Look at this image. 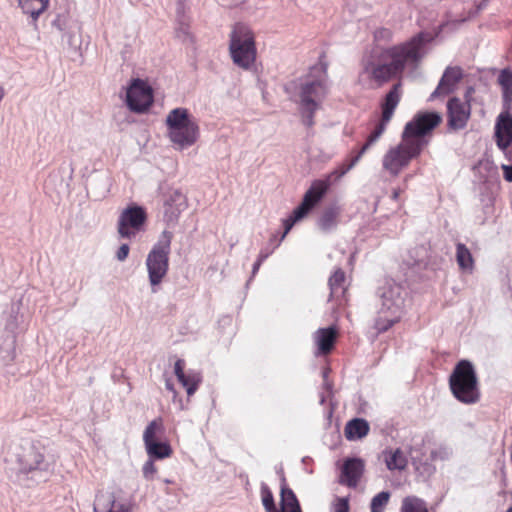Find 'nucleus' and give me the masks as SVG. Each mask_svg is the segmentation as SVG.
<instances>
[{
	"instance_id": "1",
	"label": "nucleus",
	"mask_w": 512,
	"mask_h": 512,
	"mask_svg": "<svg viewBox=\"0 0 512 512\" xmlns=\"http://www.w3.org/2000/svg\"><path fill=\"white\" fill-rule=\"evenodd\" d=\"M429 41V35L420 32L408 41L373 51L363 59V72L369 79L382 85L392 78L401 75L406 66L417 65L423 56V48Z\"/></svg>"
},
{
	"instance_id": "2",
	"label": "nucleus",
	"mask_w": 512,
	"mask_h": 512,
	"mask_svg": "<svg viewBox=\"0 0 512 512\" xmlns=\"http://www.w3.org/2000/svg\"><path fill=\"white\" fill-rule=\"evenodd\" d=\"M452 395L461 403L472 405L480 400L479 381L473 364L460 360L449 376Z\"/></svg>"
},
{
	"instance_id": "3",
	"label": "nucleus",
	"mask_w": 512,
	"mask_h": 512,
	"mask_svg": "<svg viewBox=\"0 0 512 512\" xmlns=\"http://www.w3.org/2000/svg\"><path fill=\"white\" fill-rule=\"evenodd\" d=\"M229 53L233 63L244 70L250 69L255 63L257 58L255 34L248 25L241 22L233 25Z\"/></svg>"
},
{
	"instance_id": "4",
	"label": "nucleus",
	"mask_w": 512,
	"mask_h": 512,
	"mask_svg": "<svg viewBox=\"0 0 512 512\" xmlns=\"http://www.w3.org/2000/svg\"><path fill=\"white\" fill-rule=\"evenodd\" d=\"M170 141L183 149L194 145L199 138V126L186 108L172 109L166 117Z\"/></svg>"
},
{
	"instance_id": "5",
	"label": "nucleus",
	"mask_w": 512,
	"mask_h": 512,
	"mask_svg": "<svg viewBox=\"0 0 512 512\" xmlns=\"http://www.w3.org/2000/svg\"><path fill=\"white\" fill-rule=\"evenodd\" d=\"M441 122L442 116L437 112H418L406 123L401 136L423 151L429 143L432 131Z\"/></svg>"
},
{
	"instance_id": "6",
	"label": "nucleus",
	"mask_w": 512,
	"mask_h": 512,
	"mask_svg": "<svg viewBox=\"0 0 512 512\" xmlns=\"http://www.w3.org/2000/svg\"><path fill=\"white\" fill-rule=\"evenodd\" d=\"M172 237L171 232L164 230L160 240L153 246L147 256L146 266L152 286L159 285L167 275Z\"/></svg>"
},
{
	"instance_id": "7",
	"label": "nucleus",
	"mask_w": 512,
	"mask_h": 512,
	"mask_svg": "<svg viewBox=\"0 0 512 512\" xmlns=\"http://www.w3.org/2000/svg\"><path fill=\"white\" fill-rule=\"evenodd\" d=\"M422 150L416 144L407 141L401 136V141L390 147L382 159V167L391 176H398L407 168L410 162L419 157Z\"/></svg>"
},
{
	"instance_id": "8",
	"label": "nucleus",
	"mask_w": 512,
	"mask_h": 512,
	"mask_svg": "<svg viewBox=\"0 0 512 512\" xmlns=\"http://www.w3.org/2000/svg\"><path fill=\"white\" fill-rule=\"evenodd\" d=\"M326 94L327 87L323 81H312L301 85L299 92L300 111L302 122L308 128L314 125L315 112L320 108Z\"/></svg>"
},
{
	"instance_id": "9",
	"label": "nucleus",
	"mask_w": 512,
	"mask_h": 512,
	"mask_svg": "<svg viewBox=\"0 0 512 512\" xmlns=\"http://www.w3.org/2000/svg\"><path fill=\"white\" fill-rule=\"evenodd\" d=\"M341 165L329 173L324 179L314 180L304 194L301 204L297 207L298 216H306L328 192L331 185L344 175H340Z\"/></svg>"
},
{
	"instance_id": "10",
	"label": "nucleus",
	"mask_w": 512,
	"mask_h": 512,
	"mask_svg": "<svg viewBox=\"0 0 512 512\" xmlns=\"http://www.w3.org/2000/svg\"><path fill=\"white\" fill-rule=\"evenodd\" d=\"M154 96L150 85L144 80L134 79L126 93V104L135 113L146 112L153 104Z\"/></svg>"
},
{
	"instance_id": "11",
	"label": "nucleus",
	"mask_w": 512,
	"mask_h": 512,
	"mask_svg": "<svg viewBox=\"0 0 512 512\" xmlns=\"http://www.w3.org/2000/svg\"><path fill=\"white\" fill-rule=\"evenodd\" d=\"M497 148L512 162V113L505 110L495 120L494 135Z\"/></svg>"
},
{
	"instance_id": "12",
	"label": "nucleus",
	"mask_w": 512,
	"mask_h": 512,
	"mask_svg": "<svg viewBox=\"0 0 512 512\" xmlns=\"http://www.w3.org/2000/svg\"><path fill=\"white\" fill-rule=\"evenodd\" d=\"M147 220L145 210L140 206H130L122 211L118 220V233L123 238H131L140 231Z\"/></svg>"
},
{
	"instance_id": "13",
	"label": "nucleus",
	"mask_w": 512,
	"mask_h": 512,
	"mask_svg": "<svg viewBox=\"0 0 512 512\" xmlns=\"http://www.w3.org/2000/svg\"><path fill=\"white\" fill-rule=\"evenodd\" d=\"M17 460L21 469L26 473L39 469L40 465L44 463L45 460L43 446L39 441L25 442L20 446Z\"/></svg>"
},
{
	"instance_id": "14",
	"label": "nucleus",
	"mask_w": 512,
	"mask_h": 512,
	"mask_svg": "<svg viewBox=\"0 0 512 512\" xmlns=\"http://www.w3.org/2000/svg\"><path fill=\"white\" fill-rule=\"evenodd\" d=\"M471 105L453 97L447 103V125L451 130L463 129L470 118Z\"/></svg>"
},
{
	"instance_id": "15",
	"label": "nucleus",
	"mask_w": 512,
	"mask_h": 512,
	"mask_svg": "<svg viewBox=\"0 0 512 512\" xmlns=\"http://www.w3.org/2000/svg\"><path fill=\"white\" fill-rule=\"evenodd\" d=\"M389 122H384L383 119L380 118L379 122L375 126L374 130L367 137L366 142L363 146L356 152L355 155H352L349 159L345 160L341 164V172L340 175H345L348 171H350L361 159V157L370 149V147L378 141V139L385 132L386 127Z\"/></svg>"
},
{
	"instance_id": "16",
	"label": "nucleus",
	"mask_w": 512,
	"mask_h": 512,
	"mask_svg": "<svg viewBox=\"0 0 512 512\" xmlns=\"http://www.w3.org/2000/svg\"><path fill=\"white\" fill-rule=\"evenodd\" d=\"M365 462L361 458H347L344 460L339 482L348 487H356L363 475Z\"/></svg>"
},
{
	"instance_id": "17",
	"label": "nucleus",
	"mask_w": 512,
	"mask_h": 512,
	"mask_svg": "<svg viewBox=\"0 0 512 512\" xmlns=\"http://www.w3.org/2000/svg\"><path fill=\"white\" fill-rule=\"evenodd\" d=\"M461 79L462 70L460 67H447L430 98L435 99L449 95L456 89V86Z\"/></svg>"
},
{
	"instance_id": "18",
	"label": "nucleus",
	"mask_w": 512,
	"mask_h": 512,
	"mask_svg": "<svg viewBox=\"0 0 512 512\" xmlns=\"http://www.w3.org/2000/svg\"><path fill=\"white\" fill-rule=\"evenodd\" d=\"M94 512H133L131 504L119 502L114 493H102L97 496Z\"/></svg>"
},
{
	"instance_id": "19",
	"label": "nucleus",
	"mask_w": 512,
	"mask_h": 512,
	"mask_svg": "<svg viewBox=\"0 0 512 512\" xmlns=\"http://www.w3.org/2000/svg\"><path fill=\"white\" fill-rule=\"evenodd\" d=\"M402 97L401 83L394 84L381 103V119L390 122Z\"/></svg>"
},
{
	"instance_id": "20",
	"label": "nucleus",
	"mask_w": 512,
	"mask_h": 512,
	"mask_svg": "<svg viewBox=\"0 0 512 512\" xmlns=\"http://www.w3.org/2000/svg\"><path fill=\"white\" fill-rule=\"evenodd\" d=\"M346 275L345 272L338 268L329 278L330 297L335 298L338 301V305H345L347 299V287L345 286Z\"/></svg>"
},
{
	"instance_id": "21",
	"label": "nucleus",
	"mask_w": 512,
	"mask_h": 512,
	"mask_svg": "<svg viewBox=\"0 0 512 512\" xmlns=\"http://www.w3.org/2000/svg\"><path fill=\"white\" fill-rule=\"evenodd\" d=\"M338 330L336 327L320 328L315 333V341L318 347V354L328 355L334 348Z\"/></svg>"
},
{
	"instance_id": "22",
	"label": "nucleus",
	"mask_w": 512,
	"mask_h": 512,
	"mask_svg": "<svg viewBox=\"0 0 512 512\" xmlns=\"http://www.w3.org/2000/svg\"><path fill=\"white\" fill-rule=\"evenodd\" d=\"M381 457L390 471H402L408 465V459L400 448H386Z\"/></svg>"
},
{
	"instance_id": "23",
	"label": "nucleus",
	"mask_w": 512,
	"mask_h": 512,
	"mask_svg": "<svg viewBox=\"0 0 512 512\" xmlns=\"http://www.w3.org/2000/svg\"><path fill=\"white\" fill-rule=\"evenodd\" d=\"M368 422L362 418H354L347 422L344 428V435L347 440L362 439L369 433Z\"/></svg>"
},
{
	"instance_id": "24",
	"label": "nucleus",
	"mask_w": 512,
	"mask_h": 512,
	"mask_svg": "<svg viewBox=\"0 0 512 512\" xmlns=\"http://www.w3.org/2000/svg\"><path fill=\"white\" fill-rule=\"evenodd\" d=\"M18 5L24 14L29 15L36 23L41 14H43L48 6L50 0H17Z\"/></svg>"
},
{
	"instance_id": "25",
	"label": "nucleus",
	"mask_w": 512,
	"mask_h": 512,
	"mask_svg": "<svg viewBox=\"0 0 512 512\" xmlns=\"http://www.w3.org/2000/svg\"><path fill=\"white\" fill-rule=\"evenodd\" d=\"M456 261L462 271L472 273L475 262L470 250L463 243L456 245Z\"/></svg>"
},
{
	"instance_id": "26",
	"label": "nucleus",
	"mask_w": 512,
	"mask_h": 512,
	"mask_svg": "<svg viewBox=\"0 0 512 512\" xmlns=\"http://www.w3.org/2000/svg\"><path fill=\"white\" fill-rule=\"evenodd\" d=\"M401 319V315L398 311H393L391 314H388L387 311L382 309L379 312L377 319L375 320V329L378 333L386 332L393 325L398 323Z\"/></svg>"
},
{
	"instance_id": "27",
	"label": "nucleus",
	"mask_w": 512,
	"mask_h": 512,
	"mask_svg": "<svg viewBox=\"0 0 512 512\" xmlns=\"http://www.w3.org/2000/svg\"><path fill=\"white\" fill-rule=\"evenodd\" d=\"M280 495L282 512H302L298 499L292 489L284 484Z\"/></svg>"
},
{
	"instance_id": "28",
	"label": "nucleus",
	"mask_w": 512,
	"mask_h": 512,
	"mask_svg": "<svg viewBox=\"0 0 512 512\" xmlns=\"http://www.w3.org/2000/svg\"><path fill=\"white\" fill-rule=\"evenodd\" d=\"M400 512H429L427 503L414 495L402 499Z\"/></svg>"
},
{
	"instance_id": "29",
	"label": "nucleus",
	"mask_w": 512,
	"mask_h": 512,
	"mask_svg": "<svg viewBox=\"0 0 512 512\" xmlns=\"http://www.w3.org/2000/svg\"><path fill=\"white\" fill-rule=\"evenodd\" d=\"M179 383L186 389L188 396H192L202 382L201 373L189 370L183 378L178 379Z\"/></svg>"
},
{
	"instance_id": "30",
	"label": "nucleus",
	"mask_w": 512,
	"mask_h": 512,
	"mask_svg": "<svg viewBox=\"0 0 512 512\" xmlns=\"http://www.w3.org/2000/svg\"><path fill=\"white\" fill-rule=\"evenodd\" d=\"M498 84L502 89V95L505 102L512 101V70L510 68L502 69L498 75Z\"/></svg>"
},
{
	"instance_id": "31",
	"label": "nucleus",
	"mask_w": 512,
	"mask_h": 512,
	"mask_svg": "<svg viewBox=\"0 0 512 512\" xmlns=\"http://www.w3.org/2000/svg\"><path fill=\"white\" fill-rule=\"evenodd\" d=\"M147 453L150 457L157 459L168 458L172 455L173 450L167 442L154 441L148 445H145Z\"/></svg>"
},
{
	"instance_id": "32",
	"label": "nucleus",
	"mask_w": 512,
	"mask_h": 512,
	"mask_svg": "<svg viewBox=\"0 0 512 512\" xmlns=\"http://www.w3.org/2000/svg\"><path fill=\"white\" fill-rule=\"evenodd\" d=\"M164 430L163 420L161 417H158L152 420L148 426L146 427L143 433V441L145 445H148L154 441H156L159 434H161Z\"/></svg>"
},
{
	"instance_id": "33",
	"label": "nucleus",
	"mask_w": 512,
	"mask_h": 512,
	"mask_svg": "<svg viewBox=\"0 0 512 512\" xmlns=\"http://www.w3.org/2000/svg\"><path fill=\"white\" fill-rule=\"evenodd\" d=\"M337 219L338 212L335 209H327L319 218L318 225L322 230L327 231L336 226Z\"/></svg>"
},
{
	"instance_id": "34",
	"label": "nucleus",
	"mask_w": 512,
	"mask_h": 512,
	"mask_svg": "<svg viewBox=\"0 0 512 512\" xmlns=\"http://www.w3.org/2000/svg\"><path fill=\"white\" fill-rule=\"evenodd\" d=\"M391 493L388 491H382L376 494L370 503L371 512H384L389 501H390Z\"/></svg>"
},
{
	"instance_id": "35",
	"label": "nucleus",
	"mask_w": 512,
	"mask_h": 512,
	"mask_svg": "<svg viewBox=\"0 0 512 512\" xmlns=\"http://www.w3.org/2000/svg\"><path fill=\"white\" fill-rule=\"evenodd\" d=\"M260 494H261V500H262V504H263L265 511L266 512L277 511L273 493L265 483H262V485H261Z\"/></svg>"
},
{
	"instance_id": "36",
	"label": "nucleus",
	"mask_w": 512,
	"mask_h": 512,
	"mask_svg": "<svg viewBox=\"0 0 512 512\" xmlns=\"http://www.w3.org/2000/svg\"><path fill=\"white\" fill-rule=\"evenodd\" d=\"M304 216H298L297 214V208L293 211L292 215L286 219L283 220L284 225V232L282 235V239L288 234V232L291 230L293 225L302 219Z\"/></svg>"
},
{
	"instance_id": "37",
	"label": "nucleus",
	"mask_w": 512,
	"mask_h": 512,
	"mask_svg": "<svg viewBox=\"0 0 512 512\" xmlns=\"http://www.w3.org/2000/svg\"><path fill=\"white\" fill-rule=\"evenodd\" d=\"M375 41H390L392 39V31L388 28H379L374 33Z\"/></svg>"
},
{
	"instance_id": "38",
	"label": "nucleus",
	"mask_w": 512,
	"mask_h": 512,
	"mask_svg": "<svg viewBox=\"0 0 512 512\" xmlns=\"http://www.w3.org/2000/svg\"><path fill=\"white\" fill-rule=\"evenodd\" d=\"M157 472V467L153 461H147L143 466V475L146 479H152Z\"/></svg>"
},
{
	"instance_id": "39",
	"label": "nucleus",
	"mask_w": 512,
	"mask_h": 512,
	"mask_svg": "<svg viewBox=\"0 0 512 512\" xmlns=\"http://www.w3.org/2000/svg\"><path fill=\"white\" fill-rule=\"evenodd\" d=\"M174 373H175L177 379L183 378L184 375L187 373L185 371V361L183 359H178L175 362Z\"/></svg>"
},
{
	"instance_id": "40",
	"label": "nucleus",
	"mask_w": 512,
	"mask_h": 512,
	"mask_svg": "<svg viewBox=\"0 0 512 512\" xmlns=\"http://www.w3.org/2000/svg\"><path fill=\"white\" fill-rule=\"evenodd\" d=\"M334 512H349V503L346 498H338Z\"/></svg>"
},
{
	"instance_id": "41",
	"label": "nucleus",
	"mask_w": 512,
	"mask_h": 512,
	"mask_svg": "<svg viewBox=\"0 0 512 512\" xmlns=\"http://www.w3.org/2000/svg\"><path fill=\"white\" fill-rule=\"evenodd\" d=\"M129 251H130V248H129L128 244H122L117 251V254H116L117 259L119 261H124L128 257Z\"/></svg>"
},
{
	"instance_id": "42",
	"label": "nucleus",
	"mask_w": 512,
	"mask_h": 512,
	"mask_svg": "<svg viewBox=\"0 0 512 512\" xmlns=\"http://www.w3.org/2000/svg\"><path fill=\"white\" fill-rule=\"evenodd\" d=\"M268 257V253L261 252L258 256L257 261L254 263L253 266V273H256L258 269L260 268L263 261Z\"/></svg>"
},
{
	"instance_id": "43",
	"label": "nucleus",
	"mask_w": 512,
	"mask_h": 512,
	"mask_svg": "<svg viewBox=\"0 0 512 512\" xmlns=\"http://www.w3.org/2000/svg\"><path fill=\"white\" fill-rule=\"evenodd\" d=\"M165 386H166L167 390L171 391L174 394V398H175L177 396V391L175 390L174 385L172 384V382L169 379L166 380Z\"/></svg>"
},
{
	"instance_id": "44",
	"label": "nucleus",
	"mask_w": 512,
	"mask_h": 512,
	"mask_svg": "<svg viewBox=\"0 0 512 512\" xmlns=\"http://www.w3.org/2000/svg\"><path fill=\"white\" fill-rule=\"evenodd\" d=\"M401 190L400 189H394L393 192H392V199L393 200H398L400 195H401Z\"/></svg>"
},
{
	"instance_id": "45",
	"label": "nucleus",
	"mask_w": 512,
	"mask_h": 512,
	"mask_svg": "<svg viewBox=\"0 0 512 512\" xmlns=\"http://www.w3.org/2000/svg\"><path fill=\"white\" fill-rule=\"evenodd\" d=\"M4 97V89L0 86V102L2 101Z\"/></svg>"
},
{
	"instance_id": "46",
	"label": "nucleus",
	"mask_w": 512,
	"mask_h": 512,
	"mask_svg": "<svg viewBox=\"0 0 512 512\" xmlns=\"http://www.w3.org/2000/svg\"><path fill=\"white\" fill-rule=\"evenodd\" d=\"M506 512H512V507H510Z\"/></svg>"
}]
</instances>
